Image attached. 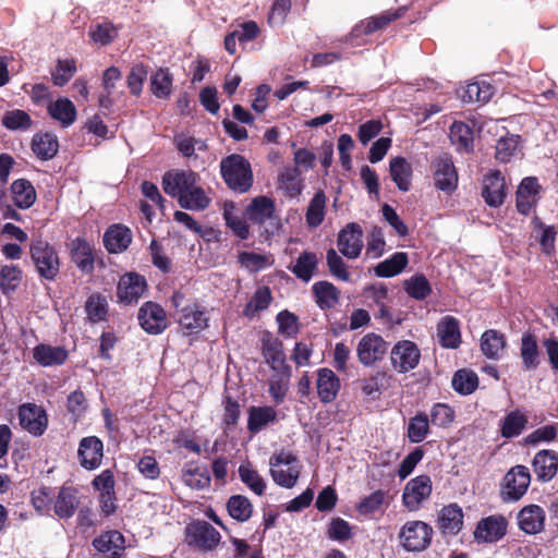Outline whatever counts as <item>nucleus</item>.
<instances>
[{
	"instance_id": "1",
	"label": "nucleus",
	"mask_w": 558,
	"mask_h": 558,
	"mask_svg": "<svg viewBox=\"0 0 558 558\" xmlns=\"http://www.w3.org/2000/svg\"><path fill=\"white\" fill-rule=\"evenodd\" d=\"M220 170L227 185L235 192L244 193L253 184L251 165L241 155L233 154L223 158Z\"/></svg>"
},
{
	"instance_id": "2",
	"label": "nucleus",
	"mask_w": 558,
	"mask_h": 558,
	"mask_svg": "<svg viewBox=\"0 0 558 558\" xmlns=\"http://www.w3.org/2000/svg\"><path fill=\"white\" fill-rule=\"evenodd\" d=\"M184 295L175 292L172 296V303L177 308L178 323L187 333L203 330L208 325V317L196 302L184 304Z\"/></svg>"
},
{
	"instance_id": "3",
	"label": "nucleus",
	"mask_w": 558,
	"mask_h": 558,
	"mask_svg": "<svg viewBox=\"0 0 558 558\" xmlns=\"http://www.w3.org/2000/svg\"><path fill=\"white\" fill-rule=\"evenodd\" d=\"M270 474L276 484L292 488L300 476L301 466L296 457L291 452L280 451L269 459Z\"/></svg>"
},
{
	"instance_id": "4",
	"label": "nucleus",
	"mask_w": 558,
	"mask_h": 558,
	"mask_svg": "<svg viewBox=\"0 0 558 558\" xmlns=\"http://www.w3.org/2000/svg\"><path fill=\"white\" fill-rule=\"evenodd\" d=\"M433 527L421 520L405 522L399 532V539L407 551L420 553L427 549L432 543Z\"/></svg>"
},
{
	"instance_id": "5",
	"label": "nucleus",
	"mask_w": 558,
	"mask_h": 558,
	"mask_svg": "<svg viewBox=\"0 0 558 558\" xmlns=\"http://www.w3.org/2000/svg\"><path fill=\"white\" fill-rule=\"evenodd\" d=\"M31 256L41 278L52 280L59 274V256L56 250L46 241H33L31 245Z\"/></svg>"
},
{
	"instance_id": "6",
	"label": "nucleus",
	"mask_w": 558,
	"mask_h": 558,
	"mask_svg": "<svg viewBox=\"0 0 558 558\" xmlns=\"http://www.w3.org/2000/svg\"><path fill=\"white\" fill-rule=\"evenodd\" d=\"M433 484L428 475H418L411 478L402 493V505L409 511H417L432 495Z\"/></svg>"
},
{
	"instance_id": "7",
	"label": "nucleus",
	"mask_w": 558,
	"mask_h": 558,
	"mask_svg": "<svg viewBox=\"0 0 558 558\" xmlns=\"http://www.w3.org/2000/svg\"><path fill=\"white\" fill-rule=\"evenodd\" d=\"M185 531L187 543L205 551L215 549L220 542V533L207 521H194Z\"/></svg>"
},
{
	"instance_id": "8",
	"label": "nucleus",
	"mask_w": 558,
	"mask_h": 558,
	"mask_svg": "<svg viewBox=\"0 0 558 558\" xmlns=\"http://www.w3.org/2000/svg\"><path fill=\"white\" fill-rule=\"evenodd\" d=\"M19 420L23 429L34 436H41L48 426V415L45 409L35 403L20 405Z\"/></svg>"
},
{
	"instance_id": "9",
	"label": "nucleus",
	"mask_w": 558,
	"mask_h": 558,
	"mask_svg": "<svg viewBox=\"0 0 558 558\" xmlns=\"http://www.w3.org/2000/svg\"><path fill=\"white\" fill-rule=\"evenodd\" d=\"M421 352L417 345L409 340L398 342L391 350V364L399 373L415 368L420 362Z\"/></svg>"
},
{
	"instance_id": "10",
	"label": "nucleus",
	"mask_w": 558,
	"mask_h": 558,
	"mask_svg": "<svg viewBox=\"0 0 558 558\" xmlns=\"http://www.w3.org/2000/svg\"><path fill=\"white\" fill-rule=\"evenodd\" d=\"M387 350L388 344L380 336L367 333L360 340L356 354L363 365L371 366L381 360Z\"/></svg>"
},
{
	"instance_id": "11",
	"label": "nucleus",
	"mask_w": 558,
	"mask_h": 558,
	"mask_svg": "<svg viewBox=\"0 0 558 558\" xmlns=\"http://www.w3.org/2000/svg\"><path fill=\"white\" fill-rule=\"evenodd\" d=\"M141 327L148 333L158 335L167 328L165 310L157 303L146 302L138 310Z\"/></svg>"
},
{
	"instance_id": "12",
	"label": "nucleus",
	"mask_w": 558,
	"mask_h": 558,
	"mask_svg": "<svg viewBox=\"0 0 558 558\" xmlns=\"http://www.w3.org/2000/svg\"><path fill=\"white\" fill-rule=\"evenodd\" d=\"M363 230L355 223L347 225L338 234L337 245L341 254L350 259L359 257L363 248Z\"/></svg>"
},
{
	"instance_id": "13",
	"label": "nucleus",
	"mask_w": 558,
	"mask_h": 558,
	"mask_svg": "<svg viewBox=\"0 0 558 558\" xmlns=\"http://www.w3.org/2000/svg\"><path fill=\"white\" fill-rule=\"evenodd\" d=\"M146 289V280L138 274L123 275L117 287V296L120 303L125 305L136 303Z\"/></svg>"
},
{
	"instance_id": "14",
	"label": "nucleus",
	"mask_w": 558,
	"mask_h": 558,
	"mask_svg": "<svg viewBox=\"0 0 558 558\" xmlns=\"http://www.w3.org/2000/svg\"><path fill=\"white\" fill-rule=\"evenodd\" d=\"M77 456L81 465L86 470L99 468L104 457V444L96 436H88L81 439Z\"/></svg>"
},
{
	"instance_id": "15",
	"label": "nucleus",
	"mask_w": 558,
	"mask_h": 558,
	"mask_svg": "<svg viewBox=\"0 0 558 558\" xmlns=\"http://www.w3.org/2000/svg\"><path fill=\"white\" fill-rule=\"evenodd\" d=\"M197 182V174L192 171H168L162 177V187L165 193L178 197L185 194L193 184Z\"/></svg>"
},
{
	"instance_id": "16",
	"label": "nucleus",
	"mask_w": 558,
	"mask_h": 558,
	"mask_svg": "<svg viewBox=\"0 0 558 558\" xmlns=\"http://www.w3.org/2000/svg\"><path fill=\"white\" fill-rule=\"evenodd\" d=\"M507 531V521L501 515H489L482 519L474 531L477 542L494 543L499 541Z\"/></svg>"
},
{
	"instance_id": "17",
	"label": "nucleus",
	"mask_w": 558,
	"mask_h": 558,
	"mask_svg": "<svg viewBox=\"0 0 558 558\" xmlns=\"http://www.w3.org/2000/svg\"><path fill=\"white\" fill-rule=\"evenodd\" d=\"M531 482L529 469L524 465L512 468L505 476V489L512 500L520 499L527 490Z\"/></svg>"
},
{
	"instance_id": "18",
	"label": "nucleus",
	"mask_w": 558,
	"mask_h": 558,
	"mask_svg": "<svg viewBox=\"0 0 558 558\" xmlns=\"http://www.w3.org/2000/svg\"><path fill=\"white\" fill-rule=\"evenodd\" d=\"M403 9L397 11H386L379 15L365 19L355 25L349 34V39L357 38L362 35H369L376 31L385 28L388 24L401 16Z\"/></svg>"
},
{
	"instance_id": "19",
	"label": "nucleus",
	"mask_w": 558,
	"mask_h": 558,
	"mask_svg": "<svg viewBox=\"0 0 558 558\" xmlns=\"http://www.w3.org/2000/svg\"><path fill=\"white\" fill-rule=\"evenodd\" d=\"M435 185L445 192H451L457 187L458 174L454 165L448 156H440L434 162Z\"/></svg>"
},
{
	"instance_id": "20",
	"label": "nucleus",
	"mask_w": 558,
	"mask_h": 558,
	"mask_svg": "<svg viewBox=\"0 0 558 558\" xmlns=\"http://www.w3.org/2000/svg\"><path fill=\"white\" fill-rule=\"evenodd\" d=\"M438 529L444 535H457L463 527V511L458 504L441 508L437 518Z\"/></svg>"
},
{
	"instance_id": "21",
	"label": "nucleus",
	"mask_w": 558,
	"mask_h": 558,
	"mask_svg": "<svg viewBox=\"0 0 558 558\" xmlns=\"http://www.w3.org/2000/svg\"><path fill=\"white\" fill-rule=\"evenodd\" d=\"M482 195L485 202L492 207H498L504 203L506 183L500 171H492L485 177Z\"/></svg>"
},
{
	"instance_id": "22",
	"label": "nucleus",
	"mask_w": 558,
	"mask_h": 558,
	"mask_svg": "<svg viewBox=\"0 0 558 558\" xmlns=\"http://www.w3.org/2000/svg\"><path fill=\"white\" fill-rule=\"evenodd\" d=\"M317 395L322 402H332L340 390V379L333 371L324 367L317 371L316 380Z\"/></svg>"
},
{
	"instance_id": "23",
	"label": "nucleus",
	"mask_w": 558,
	"mask_h": 558,
	"mask_svg": "<svg viewBox=\"0 0 558 558\" xmlns=\"http://www.w3.org/2000/svg\"><path fill=\"white\" fill-rule=\"evenodd\" d=\"M78 505L77 489L71 486H63L54 499L53 511L59 519H70L75 513Z\"/></svg>"
},
{
	"instance_id": "24",
	"label": "nucleus",
	"mask_w": 558,
	"mask_h": 558,
	"mask_svg": "<svg viewBox=\"0 0 558 558\" xmlns=\"http://www.w3.org/2000/svg\"><path fill=\"white\" fill-rule=\"evenodd\" d=\"M532 466L537 476V480L542 482L550 481L556 475L558 470L557 452L553 450L538 451L532 461Z\"/></svg>"
},
{
	"instance_id": "25",
	"label": "nucleus",
	"mask_w": 558,
	"mask_h": 558,
	"mask_svg": "<svg viewBox=\"0 0 558 558\" xmlns=\"http://www.w3.org/2000/svg\"><path fill=\"white\" fill-rule=\"evenodd\" d=\"M545 512L537 505L524 507L518 513L520 529L526 534H537L544 530Z\"/></svg>"
},
{
	"instance_id": "26",
	"label": "nucleus",
	"mask_w": 558,
	"mask_h": 558,
	"mask_svg": "<svg viewBox=\"0 0 558 558\" xmlns=\"http://www.w3.org/2000/svg\"><path fill=\"white\" fill-rule=\"evenodd\" d=\"M539 185L535 178H525L522 180L517 191V208L523 214H530L537 201Z\"/></svg>"
},
{
	"instance_id": "27",
	"label": "nucleus",
	"mask_w": 558,
	"mask_h": 558,
	"mask_svg": "<svg viewBox=\"0 0 558 558\" xmlns=\"http://www.w3.org/2000/svg\"><path fill=\"white\" fill-rule=\"evenodd\" d=\"M71 258L81 271L89 274L94 270L93 247L84 239L76 238L72 241Z\"/></svg>"
},
{
	"instance_id": "28",
	"label": "nucleus",
	"mask_w": 558,
	"mask_h": 558,
	"mask_svg": "<svg viewBox=\"0 0 558 558\" xmlns=\"http://www.w3.org/2000/svg\"><path fill=\"white\" fill-rule=\"evenodd\" d=\"M34 360L44 367L63 364L68 359V351L63 347L38 344L33 350Z\"/></svg>"
},
{
	"instance_id": "29",
	"label": "nucleus",
	"mask_w": 558,
	"mask_h": 558,
	"mask_svg": "<svg viewBox=\"0 0 558 558\" xmlns=\"http://www.w3.org/2000/svg\"><path fill=\"white\" fill-rule=\"evenodd\" d=\"M131 241L132 233L130 229L121 225L110 227L104 235L105 246L110 253L117 254L125 251Z\"/></svg>"
},
{
	"instance_id": "30",
	"label": "nucleus",
	"mask_w": 558,
	"mask_h": 558,
	"mask_svg": "<svg viewBox=\"0 0 558 558\" xmlns=\"http://www.w3.org/2000/svg\"><path fill=\"white\" fill-rule=\"evenodd\" d=\"M303 179L298 168L286 166L278 174V189L291 198L298 197L303 191Z\"/></svg>"
},
{
	"instance_id": "31",
	"label": "nucleus",
	"mask_w": 558,
	"mask_h": 558,
	"mask_svg": "<svg viewBox=\"0 0 558 558\" xmlns=\"http://www.w3.org/2000/svg\"><path fill=\"white\" fill-rule=\"evenodd\" d=\"M437 336L444 348H458L461 342L459 322L452 316H446L438 323Z\"/></svg>"
},
{
	"instance_id": "32",
	"label": "nucleus",
	"mask_w": 558,
	"mask_h": 558,
	"mask_svg": "<svg viewBox=\"0 0 558 558\" xmlns=\"http://www.w3.org/2000/svg\"><path fill=\"white\" fill-rule=\"evenodd\" d=\"M275 213V203L267 196L255 197L246 208L247 219L254 223H264L272 218Z\"/></svg>"
},
{
	"instance_id": "33",
	"label": "nucleus",
	"mask_w": 558,
	"mask_h": 558,
	"mask_svg": "<svg viewBox=\"0 0 558 558\" xmlns=\"http://www.w3.org/2000/svg\"><path fill=\"white\" fill-rule=\"evenodd\" d=\"M96 550L117 558L124 548L123 535L118 531H109L93 541Z\"/></svg>"
},
{
	"instance_id": "34",
	"label": "nucleus",
	"mask_w": 558,
	"mask_h": 558,
	"mask_svg": "<svg viewBox=\"0 0 558 558\" xmlns=\"http://www.w3.org/2000/svg\"><path fill=\"white\" fill-rule=\"evenodd\" d=\"M506 348L505 336L494 329L486 330L481 338V350L490 360H498Z\"/></svg>"
},
{
	"instance_id": "35",
	"label": "nucleus",
	"mask_w": 558,
	"mask_h": 558,
	"mask_svg": "<svg viewBox=\"0 0 558 558\" xmlns=\"http://www.w3.org/2000/svg\"><path fill=\"white\" fill-rule=\"evenodd\" d=\"M32 149L41 160L52 159L59 149L57 136L51 133H39L33 137Z\"/></svg>"
},
{
	"instance_id": "36",
	"label": "nucleus",
	"mask_w": 558,
	"mask_h": 558,
	"mask_svg": "<svg viewBox=\"0 0 558 558\" xmlns=\"http://www.w3.org/2000/svg\"><path fill=\"white\" fill-rule=\"evenodd\" d=\"M263 355L274 371L289 367L286 365L283 344L276 338L267 337L263 339Z\"/></svg>"
},
{
	"instance_id": "37",
	"label": "nucleus",
	"mask_w": 558,
	"mask_h": 558,
	"mask_svg": "<svg viewBox=\"0 0 558 558\" xmlns=\"http://www.w3.org/2000/svg\"><path fill=\"white\" fill-rule=\"evenodd\" d=\"M13 203L21 209L29 208L36 201V191L25 179L15 180L11 185Z\"/></svg>"
},
{
	"instance_id": "38",
	"label": "nucleus",
	"mask_w": 558,
	"mask_h": 558,
	"mask_svg": "<svg viewBox=\"0 0 558 558\" xmlns=\"http://www.w3.org/2000/svg\"><path fill=\"white\" fill-rule=\"evenodd\" d=\"M48 113L64 128L70 126L76 119V108L68 98H59L48 106Z\"/></svg>"
},
{
	"instance_id": "39",
	"label": "nucleus",
	"mask_w": 558,
	"mask_h": 558,
	"mask_svg": "<svg viewBox=\"0 0 558 558\" xmlns=\"http://www.w3.org/2000/svg\"><path fill=\"white\" fill-rule=\"evenodd\" d=\"M327 196L324 191L319 190L310 201L305 213V221L310 228H317L325 219Z\"/></svg>"
},
{
	"instance_id": "40",
	"label": "nucleus",
	"mask_w": 558,
	"mask_h": 558,
	"mask_svg": "<svg viewBox=\"0 0 558 558\" xmlns=\"http://www.w3.org/2000/svg\"><path fill=\"white\" fill-rule=\"evenodd\" d=\"M390 175L400 191L410 190L412 167L405 158L396 157L390 160Z\"/></svg>"
},
{
	"instance_id": "41",
	"label": "nucleus",
	"mask_w": 558,
	"mask_h": 558,
	"mask_svg": "<svg viewBox=\"0 0 558 558\" xmlns=\"http://www.w3.org/2000/svg\"><path fill=\"white\" fill-rule=\"evenodd\" d=\"M408 255L403 252L395 253L390 258L380 262L374 272L377 277L390 278L399 275L408 265Z\"/></svg>"
},
{
	"instance_id": "42",
	"label": "nucleus",
	"mask_w": 558,
	"mask_h": 558,
	"mask_svg": "<svg viewBox=\"0 0 558 558\" xmlns=\"http://www.w3.org/2000/svg\"><path fill=\"white\" fill-rule=\"evenodd\" d=\"M521 359L523 368L526 371L535 369L539 364V350L536 339L531 333H524L521 338Z\"/></svg>"
},
{
	"instance_id": "43",
	"label": "nucleus",
	"mask_w": 558,
	"mask_h": 558,
	"mask_svg": "<svg viewBox=\"0 0 558 558\" xmlns=\"http://www.w3.org/2000/svg\"><path fill=\"white\" fill-rule=\"evenodd\" d=\"M210 197L196 183L185 194L180 196L179 204L189 210H204L209 206Z\"/></svg>"
},
{
	"instance_id": "44",
	"label": "nucleus",
	"mask_w": 558,
	"mask_h": 558,
	"mask_svg": "<svg viewBox=\"0 0 558 558\" xmlns=\"http://www.w3.org/2000/svg\"><path fill=\"white\" fill-rule=\"evenodd\" d=\"M290 377V367H283V369L277 371V373L271 375L269 378L268 391L277 404L281 403L286 398L289 389Z\"/></svg>"
},
{
	"instance_id": "45",
	"label": "nucleus",
	"mask_w": 558,
	"mask_h": 558,
	"mask_svg": "<svg viewBox=\"0 0 558 558\" xmlns=\"http://www.w3.org/2000/svg\"><path fill=\"white\" fill-rule=\"evenodd\" d=\"M277 417V412L271 407H252L248 413L247 428L251 433H258Z\"/></svg>"
},
{
	"instance_id": "46",
	"label": "nucleus",
	"mask_w": 558,
	"mask_h": 558,
	"mask_svg": "<svg viewBox=\"0 0 558 558\" xmlns=\"http://www.w3.org/2000/svg\"><path fill=\"white\" fill-rule=\"evenodd\" d=\"M227 510L232 519L245 522L252 517L253 505L246 496L232 495L227 501Z\"/></svg>"
},
{
	"instance_id": "47",
	"label": "nucleus",
	"mask_w": 558,
	"mask_h": 558,
	"mask_svg": "<svg viewBox=\"0 0 558 558\" xmlns=\"http://www.w3.org/2000/svg\"><path fill=\"white\" fill-rule=\"evenodd\" d=\"M239 477L253 493L258 496L265 494L266 482L262 475L255 470L251 463H242L239 469Z\"/></svg>"
},
{
	"instance_id": "48",
	"label": "nucleus",
	"mask_w": 558,
	"mask_h": 558,
	"mask_svg": "<svg viewBox=\"0 0 558 558\" xmlns=\"http://www.w3.org/2000/svg\"><path fill=\"white\" fill-rule=\"evenodd\" d=\"M318 265V258L313 252H303L296 258L290 270L301 280L308 282Z\"/></svg>"
},
{
	"instance_id": "49",
	"label": "nucleus",
	"mask_w": 558,
	"mask_h": 558,
	"mask_svg": "<svg viewBox=\"0 0 558 558\" xmlns=\"http://www.w3.org/2000/svg\"><path fill=\"white\" fill-rule=\"evenodd\" d=\"M450 141L458 150L470 151L473 148V132L463 122H453L450 128Z\"/></svg>"
},
{
	"instance_id": "50",
	"label": "nucleus",
	"mask_w": 558,
	"mask_h": 558,
	"mask_svg": "<svg viewBox=\"0 0 558 558\" xmlns=\"http://www.w3.org/2000/svg\"><path fill=\"white\" fill-rule=\"evenodd\" d=\"M527 417L519 410L508 413L501 423V436L512 438L519 436L525 428Z\"/></svg>"
},
{
	"instance_id": "51",
	"label": "nucleus",
	"mask_w": 558,
	"mask_h": 558,
	"mask_svg": "<svg viewBox=\"0 0 558 558\" xmlns=\"http://www.w3.org/2000/svg\"><path fill=\"white\" fill-rule=\"evenodd\" d=\"M85 312L88 319L96 324L106 319L108 314V301L106 296L95 293L85 303Z\"/></svg>"
},
{
	"instance_id": "52",
	"label": "nucleus",
	"mask_w": 558,
	"mask_h": 558,
	"mask_svg": "<svg viewBox=\"0 0 558 558\" xmlns=\"http://www.w3.org/2000/svg\"><path fill=\"white\" fill-rule=\"evenodd\" d=\"M33 124L29 114L21 109L7 111L2 117V125L10 131H27Z\"/></svg>"
},
{
	"instance_id": "53",
	"label": "nucleus",
	"mask_w": 558,
	"mask_h": 558,
	"mask_svg": "<svg viewBox=\"0 0 558 558\" xmlns=\"http://www.w3.org/2000/svg\"><path fill=\"white\" fill-rule=\"evenodd\" d=\"M478 386L477 375L468 369L458 371L452 378L453 389L461 395L472 393Z\"/></svg>"
},
{
	"instance_id": "54",
	"label": "nucleus",
	"mask_w": 558,
	"mask_h": 558,
	"mask_svg": "<svg viewBox=\"0 0 558 558\" xmlns=\"http://www.w3.org/2000/svg\"><path fill=\"white\" fill-rule=\"evenodd\" d=\"M429 430V420L426 413H418L412 417L408 425V437L411 442L417 444L425 439Z\"/></svg>"
},
{
	"instance_id": "55",
	"label": "nucleus",
	"mask_w": 558,
	"mask_h": 558,
	"mask_svg": "<svg viewBox=\"0 0 558 558\" xmlns=\"http://www.w3.org/2000/svg\"><path fill=\"white\" fill-rule=\"evenodd\" d=\"M172 77L171 75L160 69L151 75L150 89L151 93L158 98H168L171 93Z\"/></svg>"
},
{
	"instance_id": "56",
	"label": "nucleus",
	"mask_w": 558,
	"mask_h": 558,
	"mask_svg": "<svg viewBox=\"0 0 558 558\" xmlns=\"http://www.w3.org/2000/svg\"><path fill=\"white\" fill-rule=\"evenodd\" d=\"M313 291L320 307H331L338 301L337 288L327 281L316 282L313 286Z\"/></svg>"
},
{
	"instance_id": "57",
	"label": "nucleus",
	"mask_w": 558,
	"mask_h": 558,
	"mask_svg": "<svg viewBox=\"0 0 558 558\" xmlns=\"http://www.w3.org/2000/svg\"><path fill=\"white\" fill-rule=\"evenodd\" d=\"M271 293L268 287L258 288L251 301L244 307L245 316H253L257 312L266 310L271 302Z\"/></svg>"
},
{
	"instance_id": "58",
	"label": "nucleus",
	"mask_w": 558,
	"mask_h": 558,
	"mask_svg": "<svg viewBox=\"0 0 558 558\" xmlns=\"http://www.w3.org/2000/svg\"><path fill=\"white\" fill-rule=\"evenodd\" d=\"M519 153V136L509 135L498 140L496 144V158L501 162H508Z\"/></svg>"
},
{
	"instance_id": "59",
	"label": "nucleus",
	"mask_w": 558,
	"mask_h": 558,
	"mask_svg": "<svg viewBox=\"0 0 558 558\" xmlns=\"http://www.w3.org/2000/svg\"><path fill=\"white\" fill-rule=\"evenodd\" d=\"M239 262L243 267L252 272L259 271L272 264L270 256L253 252H241L239 254Z\"/></svg>"
},
{
	"instance_id": "60",
	"label": "nucleus",
	"mask_w": 558,
	"mask_h": 558,
	"mask_svg": "<svg viewBox=\"0 0 558 558\" xmlns=\"http://www.w3.org/2000/svg\"><path fill=\"white\" fill-rule=\"evenodd\" d=\"M22 278V271L17 266L5 265L0 270V287L4 293L16 289Z\"/></svg>"
},
{
	"instance_id": "61",
	"label": "nucleus",
	"mask_w": 558,
	"mask_h": 558,
	"mask_svg": "<svg viewBox=\"0 0 558 558\" xmlns=\"http://www.w3.org/2000/svg\"><path fill=\"white\" fill-rule=\"evenodd\" d=\"M407 293L416 299L424 300L432 292L428 280L424 276H414L405 282Z\"/></svg>"
},
{
	"instance_id": "62",
	"label": "nucleus",
	"mask_w": 558,
	"mask_h": 558,
	"mask_svg": "<svg viewBox=\"0 0 558 558\" xmlns=\"http://www.w3.org/2000/svg\"><path fill=\"white\" fill-rule=\"evenodd\" d=\"M454 418L453 410L445 403H436L430 409V422L439 427H448Z\"/></svg>"
},
{
	"instance_id": "63",
	"label": "nucleus",
	"mask_w": 558,
	"mask_h": 558,
	"mask_svg": "<svg viewBox=\"0 0 558 558\" xmlns=\"http://www.w3.org/2000/svg\"><path fill=\"white\" fill-rule=\"evenodd\" d=\"M76 66L74 60H59L56 70L52 72L54 85H65L75 74Z\"/></svg>"
},
{
	"instance_id": "64",
	"label": "nucleus",
	"mask_w": 558,
	"mask_h": 558,
	"mask_svg": "<svg viewBox=\"0 0 558 558\" xmlns=\"http://www.w3.org/2000/svg\"><path fill=\"white\" fill-rule=\"evenodd\" d=\"M326 260L332 276L337 277L342 281L350 280V274L347 270V266L343 259L338 255V253L333 248L327 251Z\"/></svg>"
}]
</instances>
